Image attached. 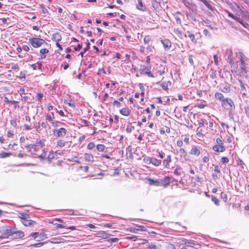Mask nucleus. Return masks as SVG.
<instances>
[{"mask_svg": "<svg viewBox=\"0 0 249 249\" xmlns=\"http://www.w3.org/2000/svg\"><path fill=\"white\" fill-rule=\"evenodd\" d=\"M172 178L168 177H165L163 178H158L156 180L150 178H146V182L149 185L157 186H166L169 185Z\"/></svg>", "mask_w": 249, "mask_h": 249, "instance_id": "nucleus-1", "label": "nucleus"}, {"mask_svg": "<svg viewBox=\"0 0 249 249\" xmlns=\"http://www.w3.org/2000/svg\"><path fill=\"white\" fill-rule=\"evenodd\" d=\"M12 229L8 226H3L0 227V239L8 238L11 237Z\"/></svg>", "mask_w": 249, "mask_h": 249, "instance_id": "nucleus-2", "label": "nucleus"}, {"mask_svg": "<svg viewBox=\"0 0 249 249\" xmlns=\"http://www.w3.org/2000/svg\"><path fill=\"white\" fill-rule=\"evenodd\" d=\"M221 106L230 112L235 108L234 104L231 98H226L221 104Z\"/></svg>", "mask_w": 249, "mask_h": 249, "instance_id": "nucleus-3", "label": "nucleus"}, {"mask_svg": "<svg viewBox=\"0 0 249 249\" xmlns=\"http://www.w3.org/2000/svg\"><path fill=\"white\" fill-rule=\"evenodd\" d=\"M29 41L34 48H38L46 43L44 40L38 37L31 38Z\"/></svg>", "mask_w": 249, "mask_h": 249, "instance_id": "nucleus-4", "label": "nucleus"}, {"mask_svg": "<svg viewBox=\"0 0 249 249\" xmlns=\"http://www.w3.org/2000/svg\"><path fill=\"white\" fill-rule=\"evenodd\" d=\"M24 233L21 231H16L12 229V233H11V239H18L24 237Z\"/></svg>", "mask_w": 249, "mask_h": 249, "instance_id": "nucleus-5", "label": "nucleus"}, {"mask_svg": "<svg viewBox=\"0 0 249 249\" xmlns=\"http://www.w3.org/2000/svg\"><path fill=\"white\" fill-rule=\"evenodd\" d=\"M67 130L64 128H60L58 130H53V134L58 137H63L66 134Z\"/></svg>", "mask_w": 249, "mask_h": 249, "instance_id": "nucleus-6", "label": "nucleus"}, {"mask_svg": "<svg viewBox=\"0 0 249 249\" xmlns=\"http://www.w3.org/2000/svg\"><path fill=\"white\" fill-rule=\"evenodd\" d=\"M185 245L187 247L194 248L196 249H199L201 247V246L199 244L196 243L195 241L192 240H186V243H185Z\"/></svg>", "mask_w": 249, "mask_h": 249, "instance_id": "nucleus-7", "label": "nucleus"}, {"mask_svg": "<svg viewBox=\"0 0 249 249\" xmlns=\"http://www.w3.org/2000/svg\"><path fill=\"white\" fill-rule=\"evenodd\" d=\"M198 1L203 3L210 10L213 12L215 9L211 4V1L207 0H197Z\"/></svg>", "mask_w": 249, "mask_h": 249, "instance_id": "nucleus-8", "label": "nucleus"}, {"mask_svg": "<svg viewBox=\"0 0 249 249\" xmlns=\"http://www.w3.org/2000/svg\"><path fill=\"white\" fill-rule=\"evenodd\" d=\"M151 70V67L149 65H141L140 68V71L141 74H145L147 72Z\"/></svg>", "mask_w": 249, "mask_h": 249, "instance_id": "nucleus-9", "label": "nucleus"}, {"mask_svg": "<svg viewBox=\"0 0 249 249\" xmlns=\"http://www.w3.org/2000/svg\"><path fill=\"white\" fill-rule=\"evenodd\" d=\"M171 162V156L170 155H168L166 159H165L163 161V166L166 168H170L169 163Z\"/></svg>", "mask_w": 249, "mask_h": 249, "instance_id": "nucleus-10", "label": "nucleus"}, {"mask_svg": "<svg viewBox=\"0 0 249 249\" xmlns=\"http://www.w3.org/2000/svg\"><path fill=\"white\" fill-rule=\"evenodd\" d=\"M165 50H169L171 47V42L168 39L161 41Z\"/></svg>", "mask_w": 249, "mask_h": 249, "instance_id": "nucleus-11", "label": "nucleus"}, {"mask_svg": "<svg viewBox=\"0 0 249 249\" xmlns=\"http://www.w3.org/2000/svg\"><path fill=\"white\" fill-rule=\"evenodd\" d=\"M21 222L25 226L34 225L35 224H36V222L35 221L30 220L29 219V218H26L24 220H22Z\"/></svg>", "mask_w": 249, "mask_h": 249, "instance_id": "nucleus-12", "label": "nucleus"}, {"mask_svg": "<svg viewBox=\"0 0 249 249\" xmlns=\"http://www.w3.org/2000/svg\"><path fill=\"white\" fill-rule=\"evenodd\" d=\"M200 153V150L196 146H194L193 147H192L190 152V154L194 155L196 156H199Z\"/></svg>", "mask_w": 249, "mask_h": 249, "instance_id": "nucleus-13", "label": "nucleus"}, {"mask_svg": "<svg viewBox=\"0 0 249 249\" xmlns=\"http://www.w3.org/2000/svg\"><path fill=\"white\" fill-rule=\"evenodd\" d=\"M213 150L217 152H222L225 150V148L224 146H221L219 145H214L213 147Z\"/></svg>", "mask_w": 249, "mask_h": 249, "instance_id": "nucleus-14", "label": "nucleus"}, {"mask_svg": "<svg viewBox=\"0 0 249 249\" xmlns=\"http://www.w3.org/2000/svg\"><path fill=\"white\" fill-rule=\"evenodd\" d=\"M96 236L103 239H106L109 237V234L107 233L105 231H101L96 233Z\"/></svg>", "mask_w": 249, "mask_h": 249, "instance_id": "nucleus-15", "label": "nucleus"}, {"mask_svg": "<svg viewBox=\"0 0 249 249\" xmlns=\"http://www.w3.org/2000/svg\"><path fill=\"white\" fill-rule=\"evenodd\" d=\"M152 7L155 9H159L160 7V2L157 0H151Z\"/></svg>", "mask_w": 249, "mask_h": 249, "instance_id": "nucleus-16", "label": "nucleus"}, {"mask_svg": "<svg viewBox=\"0 0 249 249\" xmlns=\"http://www.w3.org/2000/svg\"><path fill=\"white\" fill-rule=\"evenodd\" d=\"M138 3L137 5V8L142 11H144L146 10L145 6L143 4L142 0H138Z\"/></svg>", "mask_w": 249, "mask_h": 249, "instance_id": "nucleus-17", "label": "nucleus"}, {"mask_svg": "<svg viewBox=\"0 0 249 249\" xmlns=\"http://www.w3.org/2000/svg\"><path fill=\"white\" fill-rule=\"evenodd\" d=\"M63 239L61 238H52L48 242L53 244H59L63 242Z\"/></svg>", "mask_w": 249, "mask_h": 249, "instance_id": "nucleus-18", "label": "nucleus"}, {"mask_svg": "<svg viewBox=\"0 0 249 249\" xmlns=\"http://www.w3.org/2000/svg\"><path fill=\"white\" fill-rule=\"evenodd\" d=\"M240 63H241L240 69L241 70L242 72L244 71L245 73H246V63H245V62L244 61V60H243L242 56L240 57Z\"/></svg>", "mask_w": 249, "mask_h": 249, "instance_id": "nucleus-19", "label": "nucleus"}, {"mask_svg": "<svg viewBox=\"0 0 249 249\" xmlns=\"http://www.w3.org/2000/svg\"><path fill=\"white\" fill-rule=\"evenodd\" d=\"M84 159L88 161H93L94 160L93 156L91 154L85 153L84 155Z\"/></svg>", "mask_w": 249, "mask_h": 249, "instance_id": "nucleus-20", "label": "nucleus"}, {"mask_svg": "<svg viewBox=\"0 0 249 249\" xmlns=\"http://www.w3.org/2000/svg\"><path fill=\"white\" fill-rule=\"evenodd\" d=\"M215 97L216 99L219 100V101H221V104L226 99L224 98V95L220 92H216L215 94Z\"/></svg>", "mask_w": 249, "mask_h": 249, "instance_id": "nucleus-21", "label": "nucleus"}, {"mask_svg": "<svg viewBox=\"0 0 249 249\" xmlns=\"http://www.w3.org/2000/svg\"><path fill=\"white\" fill-rule=\"evenodd\" d=\"M227 53L228 54V60L229 61V63L231 64H232L233 63V59L232 57V52L231 50H227Z\"/></svg>", "mask_w": 249, "mask_h": 249, "instance_id": "nucleus-22", "label": "nucleus"}, {"mask_svg": "<svg viewBox=\"0 0 249 249\" xmlns=\"http://www.w3.org/2000/svg\"><path fill=\"white\" fill-rule=\"evenodd\" d=\"M120 113L124 116H128L130 115V111L127 108H123L120 110Z\"/></svg>", "mask_w": 249, "mask_h": 249, "instance_id": "nucleus-23", "label": "nucleus"}, {"mask_svg": "<svg viewBox=\"0 0 249 249\" xmlns=\"http://www.w3.org/2000/svg\"><path fill=\"white\" fill-rule=\"evenodd\" d=\"M239 82H240L241 93L243 95H246L247 94V91H246V89L245 86H244V84L242 83V82L241 81L239 80Z\"/></svg>", "mask_w": 249, "mask_h": 249, "instance_id": "nucleus-24", "label": "nucleus"}, {"mask_svg": "<svg viewBox=\"0 0 249 249\" xmlns=\"http://www.w3.org/2000/svg\"><path fill=\"white\" fill-rule=\"evenodd\" d=\"M52 39L55 41L58 42L59 41L61 40V36L58 33H54L53 35Z\"/></svg>", "mask_w": 249, "mask_h": 249, "instance_id": "nucleus-25", "label": "nucleus"}, {"mask_svg": "<svg viewBox=\"0 0 249 249\" xmlns=\"http://www.w3.org/2000/svg\"><path fill=\"white\" fill-rule=\"evenodd\" d=\"M161 163V160H158L154 157H153V159L151 161V164L155 166H159Z\"/></svg>", "mask_w": 249, "mask_h": 249, "instance_id": "nucleus-26", "label": "nucleus"}, {"mask_svg": "<svg viewBox=\"0 0 249 249\" xmlns=\"http://www.w3.org/2000/svg\"><path fill=\"white\" fill-rule=\"evenodd\" d=\"M48 242H39L37 243L32 244L30 245L31 247H34L36 248H39L43 246L44 244H47Z\"/></svg>", "mask_w": 249, "mask_h": 249, "instance_id": "nucleus-27", "label": "nucleus"}, {"mask_svg": "<svg viewBox=\"0 0 249 249\" xmlns=\"http://www.w3.org/2000/svg\"><path fill=\"white\" fill-rule=\"evenodd\" d=\"M187 36L190 38L191 41L193 42H196V39L195 38V35L193 34H192L190 32L187 31Z\"/></svg>", "mask_w": 249, "mask_h": 249, "instance_id": "nucleus-28", "label": "nucleus"}, {"mask_svg": "<svg viewBox=\"0 0 249 249\" xmlns=\"http://www.w3.org/2000/svg\"><path fill=\"white\" fill-rule=\"evenodd\" d=\"M90 43L89 41L87 42V46L84 49V51L81 52L79 55H81V57H83V54L89 49Z\"/></svg>", "mask_w": 249, "mask_h": 249, "instance_id": "nucleus-29", "label": "nucleus"}, {"mask_svg": "<svg viewBox=\"0 0 249 249\" xmlns=\"http://www.w3.org/2000/svg\"><path fill=\"white\" fill-rule=\"evenodd\" d=\"M97 149L100 152H103L105 150V146L103 144H98L96 146Z\"/></svg>", "mask_w": 249, "mask_h": 249, "instance_id": "nucleus-30", "label": "nucleus"}, {"mask_svg": "<svg viewBox=\"0 0 249 249\" xmlns=\"http://www.w3.org/2000/svg\"><path fill=\"white\" fill-rule=\"evenodd\" d=\"M19 217L21 218V221H22V220H24L26 218H29V215L28 214H26V213H19Z\"/></svg>", "mask_w": 249, "mask_h": 249, "instance_id": "nucleus-31", "label": "nucleus"}, {"mask_svg": "<svg viewBox=\"0 0 249 249\" xmlns=\"http://www.w3.org/2000/svg\"><path fill=\"white\" fill-rule=\"evenodd\" d=\"M174 33L177 35L179 38H182V34L180 30L178 29H175L174 30Z\"/></svg>", "mask_w": 249, "mask_h": 249, "instance_id": "nucleus-32", "label": "nucleus"}, {"mask_svg": "<svg viewBox=\"0 0 249 249\" xmlns=\"http://www.w3.org/2000/svg\"><path fill=\"white\" fill-rule=\"evenodd\" d=\"M188 9H190L193 13L196 12L197 10L196 6L194 3L192 4Z\"/></svg>", "mask_w": 249, "mask_h": 249, "instance_id": "nucleus-33", "label": "nucleus"}, {"mask_svg": "<svg viewBox=\"0 0 249 249\" xmlns=\"http://www.w3.org/2000/svg\"><path fill=\"white\" fill-rule=\"evenodd\" d=\"M204 22L207 27H209L211 29H214V27L210 24V21L209 20L206 19L204 20Z\"/></svg>", "mask_w": 249, "mask_h": 249, "instance_id": "nucleus-34", "label": "nucleus"}, {"mask_svg": "<svg viewBox=\"0 0 249 249\" xmlns=\"http://www.w3.org/2000/svg\"><path fill=\"white\" fill-rule=\"evenodd\" d=\"M11 155V153H5V152H2L0 154V158H4L8 157Z\"/></svg>", "mask_w": 249, "mask_h": 249, "instance_id": "nucleus-35", "label": "nucleus"}, {"mask_svg": "<svg viewBox=\"0 0 249 249\" xmlns=\"http://www.w3.org/2000/svg\"><path fill=\"white\" fill-rule=\"evenodd\" d=\"M146 248L148 249H157V246H156L155 244L150 243L147 245Z\"/></svg>", "mask_w": 249, "mask_h": 249, "instance_id": "nucleus-36", "label": "nucleus"}, {"mask_svg": "<svg viewBox=\"0 0 249 249\" xmlns=\"http://www.w3.org/2000/svg\"><path fill=\"white\" fill-rule=\"evenodd\" d=\"M216 143L217 145H220L221 146H223V140L219 138H218L216 140Z\"/></svg>", "mask_w": 249, "mask_h": 249, "instance_id": "nucleus-37", "label": "nucleus"}, {"mask_svg": "<svg viewBox=\"0 0 249 249\" xmlns=\"http://www.w3.org/2000/svg\"><path fill=\"white\" fill-rule=\"evenodd\" d=\"M221 91L223 92L228 93L230 91L229 87L225 86L221 89Z\"/></svg>", "mask_w": 249, "mask_h": 249, "instance_id": "nucleus-38", "label": "nucleus"}, {"mask_svg": "<svg viewBox=\"0 0 249 249\" xmlns=\"http://www.w3.org/2000/svg\"><path fill=\"white\" fill-rule=\"evenodd\" d=\"M46 156V152L44 151H43L42 153L39 155V157L41 159V160H44L45 157Z\"/></svg>", "mask_w": 249, "mask_h": 249, "instance_id": "nucleus-39", "label": "nucleus"}, {"mask_svg": "<svg viewBox=\"0 0 249 249\" xmlns=\"http://www.w3.org/2000/svg\"><path fill=\"white\" fill-rule=\"evenodd\" d=\"M4 102L5 103H12V104H16V103H18V102H17L16 101H10V100H9L7 97H4Z\"/></svg>", "mask_w": 249, "mask_h": 249, "instance_id": "nucleus-40", "label": "nucleus"}, {"mask_svg": "<svg viewBox=\"0 0 249 249\" xmlns=\"http://www.w3.org/2000/svg\"><path fill=\"white\" fill-rule=\"evenodd\" d=\"M65 143V142L64 141H63L62 140H59L57 142V146L61 148V147L64 146Z\"/></svg>", "mask_w": 249, "mask_h": 249, "instance_id": "nucleus-41", "label": "nucleus"}, {"mask_svg": "<svg viewBox=\"0 0 249 249\" xmlns=\"http://www.w3.org/2000/svg\"><path fill=\"white\" fill-rule=\"evenodd\" d=\"M186 239H178L177 240V243L179 245H185L186 243Z\"/></svg>", "mask_w": 249, "mask_h": 249, "instance_id": "nucleus-42", "label": "nucleus"}, {"mask_svg": "<svg viewBox=\"0 0 249 249\" xmlns=\"http://www.w3.org/2000/svg\"><path fill=\"white\" fill-rule=\"evenodd\" d=\"M187 16L188 18H190L192 20L195 21H196V18H195V17L194 16V15L193 14H192V13L187 14Z\"/></svg>", "mask_w": 249, "mask_h": 249, "instance_id": "nucleus-43", "label": "nucleus"}, {"mask_svg": "<svg viewBox=\"0 0 249 249\" xmlns=\"http://www.w3.org/2000/svg\"><path fill=\"white\" fill-rule=\"evenodd\" d=\"M41 8L42 9V12L44 14H47L49 13V11L47 8H46L43 5H41Z\"/></svg>", "mask_w": 249, "mask_h": 249, "instance_id": "nucleus-44", "label": "nucleus"}, {"mask_svg": "<svg viewBox=\"0 0 249 249\" xmlns=\"http://www.w3.org/2000/svg\"><path fill=\"white\" fill-rule=\"evenodd\" d=\"M46 234L44 232L39 233V236L40 237V239L37 240V241H39L40 240H42L43 238H47Z\"/></svg>", "mask_w": 249, "mask_h": 249, "instance_id": "nucleus-45", "label": "nucleus"}, {"mask_svg": "<svg viewBox=\"0 0 249 249\" xmlns=\"http://www.w3.org/2000/svg\"><path fill=\"white\" fill-rule=\"evenodd\" d=\"M166 249H176L175 246L172 244L168 243L166 247Z\"/></svg>", "mask_w": 249, "mask_h": 249, "instance_id": "nucleus-46", "label": "nucleus"}, {"mask_svg": "<svg viewBox=\"0 0 249 249\" xmlns=\"http://www.w3.org/2000/svg\"><path fill=\"white\" fill-rule=\"evenodd\" d=\"M95 146V144L93 142H89L88 144L87 145V148L89 149H93Z\"/></svg>", "mask_w": 249, "mask_h": 249, "instance_id": "nucleus-47", "label": "nucleus"}, {"mask_svg": "<svg viewBox=\"0 0 249 249\" xmlns=\"http://www.w3.org/2000/svg\"><path fill=\"white\" fill-rule=\"evenodd\" d=\"M40 53L41 54H45L46 53H49V50L46 48L41 49L40 50Z\"/></svg>", "mask_w": 249, "mask_h": 249, "instance_id": "nucleus-48", "label": "nucleus"}, {"mask_svg": "<svg viewBox=\"0 0 249 249\" xmlns=\"http://www.w3.org/2000/svg\"><path fill=\"white\" fill-rule=\"evenodd\" d=\"M203 33L206 36H207L208 37L211 36V34L207 29H204L203 31Z\"/></svg>", "mask_w": 249, "mask_h": 249, "instance_id": "nucleus-49", "label": "nucleus"}, {"mask_svg": "<svg viewBox=\"0 0 249 249\" xmlns=\"http://www.w3.org/2000/svg\"><path fill=\"white\" fill-rule=\"evenodd\" d=\"M30 236L34 237L35 239H36L39 237V232H32L30 234Z\"/></svg>", "mask_w": 249, "mask_h": 249, "instance_id": "nucleus-50", "label": "nucleus"}, {"mask_svg": "<svg viewBox=\"0 0 249 249\" xmlns=\"http://www.w3.org/2000/svg\"><path fill=\"white\" fill-rule=\"evenodd\" d=\"M152 159L153 157H147L146 158L144 159V160L145 161V162L147 164H150L151 163Z\"/></svg>", "mask_w": 249, "mask_h": 249, "instance_id": "nucleus-51", "label": "nucleus"}, {"mask_svg": "<svg viewBox=\"0 0 249 249\" xmlns=\"http://www.w3.org/2000/svg\"><path fill=\"white\" fill-rule=\"evenodd\" d=\"M233 19L235 20L236 21L239 22L240 24L244 25L243 20L239 17L235 16Z\"/></svg>", "mask_w": 249, "mask_h": 249, "instance_id": "nucleus-52", "label": "nucleus"}, {"mask_svg": "<svg viewBox=\"0 0 249 249\" xmlns=\"http://www.w3.org/2000/svg\"><path fill=\"white\" fill-rule=\"evenodd\" d=\"M112 104L115 106L116 105L118 107H121L122 104L121 103L118 101L115 100L113 102Z\"/></svg>", "mask_w": 249, "mask_h": 249, "instance_id": "nucleus-53", "label": "nucleus"}, {"mask_svg": "<svg viewBox=\"0 0 249 249\" xmlns=\"http://www.w3.org/2000/svg\"><path fill=\"white\" fill-rule=\"evenodd\" d=\"M125 239H127V240H133V241H136L137 239V236H134V235H132V236H127Z\"/></svg>", "mask_w": 249, "mask_h": 249, "instance_id": "nucleus-54", "label": "nucleus"}, {"mask_svg": "<svg viewBox=\"0 0 249 249\" xmlns=\"http://www.w3.org/2000/svg\"><path fill=\"white\" fill-rule=\"evenodd\" d=\"M43 94L42 93H38L37 94V100L38 102H41L43 98Z\"/></svg>", "mask_w": 249, "mask_h": 249, "instance_id": "nucleus-55", "label": "nucleus"}, {"mask_svg": "<svg viewBox=\"0 0 249 249\" xmlns=\"http://www.w3.org/2000/svg\"><path fill=\"white\" fill-rule=\"evenodd\" d=\"M184 4L185 5V6L188 8L190 6V5H192V4H193V3H191L188 0H184Z\"/></svg>", "mask_w": 249, "mask_h": 249, "instance_id": "nucleus-56", "label": "nucleus"}, {"mask_svg": "<svg viewBox=\"0 0 249 249\" xmlns=\"http://www.w3.org/2000/svg\"><path fill=\"white\" fill-rule=\"evenodd\" d=\"M150 41V37L149 36H146L144 38V42L146 44H148Z\"/></svg>", "mask_w": 249, "mask_h": 249, "instance_id": "nucleus-57", "label": "nucleus"}, {"mask_svg": "<svg viewBox=\"0 0 249 249\" xmlns=\"http://www.w3.org/2000/svg\"><path fill=\"white\" fill-rule=\"evenodd\" d=\"M53 157V153H50L47 157L49 161L51 162Z\"/></svg>", "mask_w": 249, "mask_h": 249, "instance_id": "nucleus-58", "label": "nucleus"}, {"mask_svg": "<svg viewBox=\"0 0 249 249\" xmlns=\"http://www.w3.org/2000/svg\"><path fill=\"white\" fill-rule=\"evenodd\" d=\"M54 225L56 226L57 228H66V226L63 225V224H60L58 223H54Z\"/></svg>", "mask_w": 249, "mask_h": 249, "instance_id": "nucleus-59", "label": "nucleus"}, {"mask_svg": "<svg viewBox=\"0 0 249 249\" xmlns=\"http://www.w3.org/2000/svg\"><path fill=\"white\" fill-rule=\"evenodd\" d=\"M221 161L223 163H227L229 161V159L226 157H222L221 159Z\"/></svg>", "mask_w": 249, "mask_h": 249, "instance_id": "nucleus-60", "label": "nucleus"}, {"mask_svg": "<svg viewBox=\"0 0 249 249\" xmlns=\"http://www.w3.org/2000/svg\"><path fill=\"white\" fill-rule=\"evenodd\" d=\"M213 58H214V63L216 65H218V57L217 55L214 54L213 55Z\"/></svg>", "mask_w": 249, "mask_h": 249, "instance_id": "nucleus-61", "label": "nucleus"}, {"mask_svg": "<svg viewBox=\"0 0 249 249\" xmlns=\"http://www.w3.org/2000/svg\"><path fill=\"white\" fill-rule=\"evenodd\" d=\"M214 171L215 173H220V170L219 167L218 165H214Z\"/></svg>", "mask_w": 249, "mask_h": 249, "instance_id": "nucleus-62", "label": "nucleus"}, {"mask_svg": "<svg viewBox=\"0 0 249 249\" xmlns=\"http://www.w3.org/2000/svg\"><path fill=\"white\" fill-rule=\"evenodd\" d=\"M176 21L177 24H181V20L179 17H175Z\"/></svg>", "mask_w": 249, "mask_h": 249, "instance_id": "nucleus-63", "label": "nucleus"}, {"mask_svg": "<svg viewBox=\"0 0 249 249\" xmlns=\"http://www.w3.org/2000/svg\"><path fill=\"white\" fill-rule=\"evenodd\" d=\"M10 124L12 126H13L14 127L17 126V122H16V120H11Z\"/></svg>", "mask_w": 249, "mask_h": 249, "instance_id": "nucleus-64", "label": "nucleus"}]
</instances>
